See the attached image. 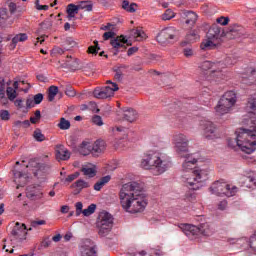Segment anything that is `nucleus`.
<instances>
[{
    "mask_svg": "<svg viewBox=\"0 0 256 256\" xmlns=\"http://www.w3.org/2000/svg\"><path fill=\"white\" fill-rule=\"evenodd\" d=\"M120 205L127 213H142L147 207V196L139 182H128L119 192Z\"/></svg>",
    "mask_w": 256,
    "mask_h": 256,
    "instance_id": "f257e3e1",
    "label": "nucleus"
},
{
    "mask_svg": "<svg viewBox=\"0 0 256 256\" xmlns=\"http://www.w3.org/2000/svg\"><path fill=\"white\" fill-rule=\"evenodd\" d=\"M244 125L249 128H240L236 131V138L228 140V145L232 149L238 147L243 153L251 155L256 151V113L249 112L243 120Z\"/></svg>",
    "mask_w": 256,
    "mask_h": 256,
    "instance_id": "f03ea898",
    "label": "nucleus"
},
{
    "mask_svg": "<svg viewBox=\"0 0 256 256\" xmlns=\"http://www.w3.org/2000/svg\"><path fill=\"white\" fill-rule=\"evenodd\" d=\"M185 160L182 164L184 174L182 175V181L186 187L197 191L203 187V183L209 179V169L207 168H196L197 158L193 157V154L181 155ZM194 169V170H193Z\"/></svg>",
    "mask_w": 256,
    "mask_h": 256,
    "instance_id": "7ed1b4c3",
    "label": "nucleus"
},
{
    "mask_svg": "<svg viewBox=\"0 0 256 256\" xmlns=\"http://www.w3.org/2000/svg\"><path fill=\"white\" fill-rule=\"evenodd\" d=\"M172 166L171 158L167 156V154L153 151L144 154L140 163L142 169L152 171L154 175H163V173L169 171Z\"/></svg>",
    "mask_w": 256,
    "mask_h": 256,
    "instance_id": "20e7f679",
    "label": "nucleus"
},
{
    "mask_svg": "<svg viewBox=\"0 0 256 256\" xmlns=\"http://www.w3.org/2000/svg\"><path fill=\"white\" fill-rule=\"evenodd\" d=\"M23 163H25V161H22V163L17 161L12 171L15 183H17V179H20L18 183H22L20 185L18 184L16 187L17 189H19V187H23V185L27 183V179H29V174H27V172H23V169H27V167L32 168L34 177H37L38 179L39 177H43V175H45V164H41L37 162V160H30L29 165L27 166H25Z\"/></svg>",
    "mask_w": 256,
    "mask_h": 256,
    "instance_id": "39448f33",
    "label": "nucleus"
},
{
    "mask_svg": "<svg viewBox=\"0 0 256 256\" xmlns=\"http://www.w3.org/2000/svg\"><path fill=\"white\" fill-rule=\"evenodd\" d=\"M235 103H237V93L233 90L227 91L223 94L215 107L216 115L221 116L231 113L233 107H235Z\"/></svg>",
    "mask_w": 256,
    "mask_h": 256,
    "instance_id": "423d86ee",
    "label": "nucleus"
},
{
    "mask_svg": "<svg viewBox=\"0 0 256 256\" xmlns=\"http://www.w3.org/2000/svg\"><path fill=\"white\" fill-rule=\"evenodd\" d=\"M223 29L217 25L213 24L207 34V39L201 43L200 47L203 51H209L210 49H215L219 45V41L223 37Z\"/></svg>",
    "mask_w": 256,
    "mask_h": 256,
    "instance_id": "0eeeda50",
    "label": "nucleus"
},
{
    "mask_svg": "<svg viewBox=\"0 0 256 256\" xmlns=\"http://www.w3.org/2000/svg\"><path fill=\"white\" fill-rule=\"evenodd\" d=\"M209 191L212 195H217L218 197H235L239 188L224 181H216L211 185Z\"/></svg>",
    "mask_w": 256,
    "mask_h": 256,
    "instance_id": "6e6552de",
    "label": "nucleus"
},
{
    "mask_svg": "<svg viewBox=\"0 0 256 256\" xmlns=\"http://www.w3.org/2000/svg\"><path fill=\"white\" fill-rule=\"evenodd\" d=\"M180 229L187 237H191L192 235H203V237H211L213 235L214 230L211 228L209 223H203L199 226L191 225V224H181Z\"/></svg>",
    "mask_w": 256,
    "mask_h": 256,
    "instance_id": "1a4fd4ad",
    "label": "nucleus"
},
{
    "mask_svg": "<svg viewBox=\"0 0 256 256\" xmlns=\"http://www.w3.org/2000/svg\"><path fill=\"white\" fill-rule=\"evenodd\" d=\"M97 227L100 237H107L113 229V216L109 212H101L98 216Z\"/></svg>",
    "mask_w": 256,
    "mask_h": 256,
    "instance_id": "9d476101",
    "label": "nucleus"
},
{
    "mask_svg": "<svg viewBox=\"0 0 256 256\" xmlns=\"http://www.w3.org/2000/svg\"><path fill=\"white\" fill-rule=\"evenodd\" d=\"M172 143L176 153H179L180 155L189 151V139H187V136L184 134H175L173 136Z\"/></svg>",
    "mask_w": 256,
    "mask_h": 256,
    "instance_id": "9b49d317",
    "label": "nucleus"
},
{
    "mask_svg": "<svg viewBox=\"0 0 256 256\" xmlns=\"http://www.w3.org/2000/svg\"><path fill=\"white\" fill-rule=\"evenodd\" d=\"M177 37V30L175 27L170 26L162 29L156 39L160 45H167V43H171V41L175 40Z\"/></svg>",
    "mask_w": 256,
    "mask_h": 256,
    "instance_id": "f8f14e48",
    "label": "nucleus"
},
{
    "mask_svg": "<svg viewBox=\"0 0 256 256\" xmlns=\"http://www.w3.org/2000/svg\"><path fill=\"white\" fill-rule=\"evenodd\" d=\"M200 127L203 131V135L205 139L213 140L219 138V134L217 133V126L209 120H202L200 122Z\"/></svg>",
    "mask_w": 256,
    "mask_h": 256,
    "instance_id": "ddd939ff",
    "label": "nucleus"
},
{
    "mask_svg": "<svg viewBox=\"0 0 256 256\" xmlns=\"http://www.w3.org/2000/svg\"><path fill=\"white\" fill-rule=\"evenodd\" d=\"M12 237L18 241H25L27 239V226L16 222L14 228L11 231Z\"/></svg>",
    "mask_w": 256,
    "mask_h": 256,
    "instance_id": "4468645a",
    "label": "nucleus"
},
{
    "mask_svg": "<svg viewBox=\"0 0 256 256\" xmlns=\"http://www.w3.org/2000/svg\"><path fill=\"white\" fill-rule=\"evenodd\" d=\"M26 196L31 201H38L34 203L33 209H39V207L45 205V201H43V192L38 190H27Z\"/></svg>",
    "mask_w": 256,
    "mask_h": 256,
    "instance_id": "2eb2a0df",
    "label": "nucleus"
},
{
    "mask_svg": "<svg viewBox=\"0 0 256 256\" xmlns=\"http://www.w3.org/2000/svg\"><path fill=\"white\" fill-rule=\"evenodd\" d=\"M110 45H112V47L117 51H119V49H122L121 51H125L127 49L125 45L131 46V43H129V40H127L124 35H121L114 39H111Z\"/></svg>",
    "mask_w": 256,
    "mask_h": 256,
    "instance_id": "dca6fc26",
    "label": "nucleus"
},
{
    "mask_svg": "<svg viewBox=\"0 0 256 256\" xmlns=\"http://www.w3.org/2000/svg\"><path fill=\"white\" fill-rule=\"evenodd\" d=\"M225 66L220 65L218 67H216L215 69H213L210 73V78L212 79V81H215V83H221V81H225V73H223V70Z\"/></svg>",
    "mask_w": 256,
    "mask_h": 256,
    "instance_id": "f3484780",
    "label": "nucleus"
},
{
    "mask_svg": "<svg viewBox=\"0 0 256 256\" xmlns=\"http://www.w3.org/2000/svg\"><path fill=\"white\" fill-rule=\"evenodd\" d=\"M89 187H91V184L83 179H79L71 185V188L74 189V195H79L83 189H89Z\"/></svg>",
    "mask_w": 256,
    "mask_h": 256,
    "instance_id": "a211bd4d",
    "label": "nucleus"
},
{
    "mask_svg": "<svg viewBox=\"0 0 256 256\" xmlns=\"http://www.w3.org/2000/svg\"><path fill=\"white\" fill-rule=\"evenodd\" d=\"M71 153H69V150L65 148L63 145H57L56 146V159L58 161H67V159H70Z\"/></svg>",
    "mask_w": 256,
    "mask_h": 256,
    "instance_id": "6ab92c4d",
    "label": "nucleus"
},
{
    "mask_svg": "<svg viewBox=\"0 0 256 256\" xmlns=\"http://www.w3.org/2000/svg\"><path fill=\"white\" fill-rule=\"evenodd\" d=\"M91 241L86 240L85 244L81 247L82 256H97V247L89 246Z\"/></svg>",
    "mask_w": 256,
    "mask_h": 256,
    "instance_id": "aec40b11",
    "label": "nucleus"
},
{
    "mask_svg": "<svg viewBox=\"0 0 256 256\" xmlns=\"http://www.w3.org/2000/svg\"><path fill=\"white\" fill-rule=\"evenodd\" d=\"M181 17L183 19H186V24L187 25H194L195 23H197V13L193 12V11H189V10H183L181 12Z\"/></svg>",
    "mask_w": 256,
    "mask_h": 256,
    "instance_id": "412c9836",
    "label": "nucleus"
},
{
    "mask_svg": "<svg viewBox=\"0 0 256 256\" xmlns=\"http://www.w3.org/2000/svg\"><path fill=\"white\" fill-rule=\"evenodd\" d=\"M80 155L84 157L87 155H93V147L91 142H82L78 149Z\"/></svg>",
    "mask_w": 256,
    "mask_h": 256,
    "instance_id": "4be33fe9",
    "label": "nucleus"
},
{
    "mask_svg": "<svg viewBox=\"0 0 256 256\" xmlns=\"http://www.w3.org/2000/svg\"><path fill=\"white\" fill-rule=\"evenodd\" d=\"M105 150V141L97 140L94 144L92 143V155L97 157L100 153H103Z\"/></svg>",
    "mask_w": 256,
    "mask_h": 256,
    "instance_id": "5701e85b",
    "label": "nucleus"
},
{
    "mask_svg": "<svg viewBox=\"0 0 256 256\" xmlns=\"http://www.w3.org/2000/svg\"><path fill=\"white\" fill-rule=\"evenodd\" d=\"M123 117L125 121H128L129 123H133V121L137 120V111L133 108H127L124 110Z\"/></svg>",
    "mask_w": 256,
    "mask_h": 256,
    "instance_id": "b1692460",
    "label": "nucleus"
},
{
    "mask_svg": "<svg viewBox=\"0 0 256 256\" xmlns=\"http://www.w3.org/2000/svg\"><path fill=\"white\" fill-rule=\"evenodd\" d=\"M221 65H223L222 62H211V61H204L200 64V69L202 71H209V69H211V71H213L216 67H221Z\"/></svg>",
    "mask_w": 256,
    "mask_h": 256,
    "instance_id": "393cba45",
    "label": "nucleus"
},
{
    "mask_svg": "<svg viewBox=\"0 0 256 256\" xmlns=\"http://www.w3.org/2000/svg\"><path fill=\"white\" fill-rule=\"evenodd\" d=\"M68 21H71L73 18H75V15L79 13V7L73 3L68 4L66 8Z\"/></svg>",
    "mask_w": 256,
    "mask_h": 256,
    "instance_id": "a878e982",
    "label": "nucleus"
},
{
    "mask_svg": "<svg viewBox=\"0 0 256 256\" xmlns=\"http://www.w3.org/2000/svg\"><path fill=\"white\" fill-rule=\"evenodd\" d=\"M195 41H199V32L197 30H191L186 35L185 41L183 43H195Z\"/></svg>",
    "mask_w": 256,
    "mask_h": 256,
    "instance_id": "bb28decb",
    "label": "nucleus"
},
{
    "mask_svg": "<svg viewBox=\"0 0 256 256\" xmlns=\"http://www.w3.org/2000/svg\"><path fill=\"white\" fill-rule=\"evenodd\" d=\"M111 181V176L107 175L102 177L98 182L94 185V190L99 191L100 189H103V186L107 185Z\"/></svg>",
    "mask_w": 256,
    "mask_h": 256,
    "instance_id": "cd10ccee",
    "label": "nucleus"
},
{
    "mask_svg": "<svg viewBox=\"0 0 256 256\" xmlns=\"http://www.w3.org/2000/svg\"><path fill=\"white\" fill-rule=\"evenodd\" d=\"M102 91L104 92L106 99H108V97H113L115 91H119V86L117 84H113V88H111V86H106L105 88H102Z\"/></svg>",
    "mask_w": 256,
    "mask_h": 256,
    "instance_id": "c85d7f7f",
    "label": "nucleus"
},
{
    "mask_svg": "<svg viewBox=\"0 0 256 256\" xmlns=\"http://www.w3.org/2000/svg\"><path fill=\"white\" fill-rule=\"evenodd\" d=\"M122 9H124V11H127L128 13H135V11H137V4H130L129 0H124L122 2Z\"/></svg>",
    "mask_w": 256,
    "mask_h": 256,
    "instance_id": "c756f323",
    "label": "nucleus"
},
{
    "mask_svg": "<svg viewBox=\"0 0 256 256\" xmlns=\"http://www.w3.org/2000/svg\"><path fill=\"white\" fill-rule=\"evenodd\" d=\"M57 93H59V87L52 85L48 88V101L50 103H52V101H55V97H57Z\"/></svg>",
    "mask_w": 256,
    "mask_h": 256,
    "instance_id": "7c9ffc66",
    "label": "nucleus"
},
{
    "mask_svg": "<svg viewBox=\"0 0 256 256\" xmlns=\"http://www.w3.org/2000/svg\"><path fill=\"white\" fill-rule=\"evenodd\" d=\"M28 36L26 33H20L17 34L13 39H12V45H14V47L17 45V43H23L25 41H27Z\"/></svg>",
    "mask_w": 256,
    "mask_h": 256,
    "instance_id": "2f4dec72",
    "label": "nucleus"
},
{
    "mask_svg": "<svg viewBox=\"0 0 256 256\" xmlns=\"http://www.w3.org/2000/svg\"><path fill=\"white\" fill-rule=\"evenodd\" d=\"M66 64L71 69H79V60L77 58H71V56H67Z\"/></svg>",
    "mask_w": 256,
    "mask_h": 256,
    "instance_id": "473e14b6",
    "label": "nucleus"
},
{
    "mask_svg": "<svg viewBox=\"0 0 256 256\" xmlns=\"http://www.w3.org/2000/svg\"><path fill=\"white\" fill-rule=\"evenodd\" d=\"M241 183H243L245 187H253V185H256L255 178L250 176H243L241 178Z\"/></svg>",
    "mask_w": 256,
    "mask_h": 256,
    "instance_id": "72a5a7b5",
    "label": "nucleus"
},
{
    "mask_svg": "<svg viewBox=\"0 0 256 256\" xmlns=\"http://www.w3.org/2000/svg\"><path fill=\"white\" fill-rule=\"evenodd\" d=\"M78 10L81 11L84 9V11H93V4L87 2V1H82L79 4H77Z\"/></svg>",
    "mask_w": 256,
    "mask_h": 256,
    "instance_id": "f704fd0d",
    "label": "nucleus"
},
{
    "mask_svg": "<svg viewBox=\"0 0 256 256\" xmlns=\"http://www.w3.org/2000/svg\"><path fill=\"white\" fill-rule=\"evenodd\" d=\"M81 171L88 177H95L97 175V171L93 167H83Z\"/></svg>",
    "mask_w": 256,
    "mask_h": 256,
    "instance_id": "c9c22d12",
    "label": "nucleus"
},
{
    "mask_svg": "<svg viewBox=\"0 0 256 256\" xmlns=\"http://www.w3.org/2000/svg\"><path fill=\"white\" fill-rule=\"evenodd\" d=\"M9 19V12L7 8L0 9V25H5V21Z\"/></svg>",
    "mask_w": 256,
    "mask_h": 256,
    "instance_id": "e433bc0d",
    "label": "nucleus"
},
{
    "mask_svg": "<svg viewBox=\"0 0 256 256\" xmlns=\"http://www.w3.org/2000/svg\"><path fill=\"white\" fill-rule=\"evenodd\" d=\"M6 95L9 101H15V99L17 98V90H14L13 87H8L6 89Z\"/></svg>",
    "mask_w": 256,
    "mask_h": 256,
    "instance_id": "4c0bfd02",
    "label": "nucleus"
},
{
    "mask_svg": "<svg viewBox=\"0 0 256 256\" xmlns=\"http://www.w3.org/2000/svg\"><path fill=\"white\" fill-rule=\"evenodd\" d=\"M133 37H134V39H136V41H143V39H145V37H146V34L143 30L136 29L133 32Z\"/></svg>",
    "mask_w": 256,
    "mask_h": 256,
    "instance_id": "58836bf2",
    "label": "nucleus"
},
{
    "mask_svg": "<svg viewBox=\"0 0 256 256\" xmlns=\"http://www.w3.org/2000/svg\"><path fill=\"white\" fill-rule=\"evenodd\" d=\"M95 209H97V205L95 204H90L87 209H84L82 211V214L84 215V217H89L90 215H93V213H95Z\"/></svg>",
    "mask_w": 256,
    "mask_h": 256,
    "instance_id": "ea45409f",
    "label": "nucleus"
},
{
    "mask_svg": "<svg viewBox=\"0 0 256 256\" xmlns=\"http://www.w3.org/2000/svg\"><path fill=\"white\" fill-rule=\"evenodd\" d=\"M99 42L97 40L94 41V46H89L87 53H90L91 55H97L99 53Z\"/></svg>",
    "mask_w": 256,
    "mask_h": 256,
    "instance_id": "a19ab883",
    "label": "nucleus"
},
{
    "mask_svg": "<svg viewBox=\"0 0 256 256\" xmlns=\"http://www.w3.org/2000/svg\"><path fill=\"white\" fill-rule=\"evenodd\" d=\"M59 129H62V131H66L71 127V122L66 120L65 118L60 119V123L58 124Z\"/></svg>",
    "mask_w": 256,
    "mask_h": 256,
    "instance_id": "79ce46f5",
    "label": "nucleus"
},
{
    "mask_svg": "<svg viewBox=\"0 0 256 256\" xmlns=\"http://www.w3.org/2000/svg\"><path fill=\"white\" fill-rule=\"evenodd\" d=\"M33 137L38 142L45 141V135L41 132V129H36L34 131Z\"/></svg>",
    "mask_w": 256,
    "mask_h": 256,
    "instance_id": "37998d69",
    "label": "nucleus"
},
{
    "mask_svg": "<svg viewBox=\"0 0 256 256\" xmlns=\"http://www.w3.org/2000/svg\"><path fill=\"white\" fill-rule=\"evenodd\" d=\"M173 17H175V13L171 9H167L162 15L163 21H170Z\"/></svg>",
    "mask_w": 256,
    "mask_h": 256,
    "instance_id": "c03bdc74",
    "label": "nucleus"
},
{
    "mask_svg": "<svg viewBox=\"0 0 256 256\" xmlns=\"http://www.w3.org/2000/svg\"><path fill=\"white\" fill-rule=\"evenodd\" d=\"M93 95L96 99H107L103 92V89H95Z\"/></svg>",
    "mask_w": 256,
    "mask_h": 256,
    "instance_id": "a18cd8bd",
    "label": "nucleus"
},
{
    "mask_svg": "<svg viewBox=\"0 0 256 256\" xmlns=\"http://www.w3.org/2000/svg\"><path fill=\"white\" fill-rule=\"evenodd\" d=\"M247 109H256V97H250L247 103Z\"/></svg>",
    "mask_w": 256,
    "mask_h": 256,
    "instance_id": "49530a36",
    "label": "nucleus"
},
{
    "mask_svg": "<svg viewBox=\"0 0 256 256\" xmlns=\"http://www.w3.org/2000/svg\"><path fill=\"white\" fill-rule=\"evenodd\" d=\"M0 119H2V121H9V119H11V114H9L7 110H1Z\"/></svg>",
    "mask_w": 256,
    "mask_h": 256,
    "instance_id": "de8ad7c7",
    "label": "nucleus"
},
{
    "mask_svg": "<svg viewBox=\"0 0 256 256\" xmlns=\"http://www.w3.org/2000/svg\"><path fill=\"white\" fill-rule=\"evenodd\" d=\"M92 122L94 123V125H98V127H101V125H103V118H101V116L99 115H94L92 117Z\"/></svg>",
    "mask_w": 256,
    "mask_h": 256,
    "instance_id": "09e8293b",
    "label": "nucleus"
},
{
    "mask_svg": "<svg viewBox=\"0 0 256 256\" xmlns=\"http://www.w3.org/2000/svg\"><path fill=\"white\" fill-rule=\"evenodd\" d=\"M39 119H41V111L40 110H36L35 111V116L30 118V122L35 125Z\"/></svg>",
    "mask_w": 256,
    "mask_h": 256,
    "instance_id": "8fccbe9b",
    "label": "nucleus"
},
{
    "mask_svg": "<svg viewBox=\"0 0 256 256\" xmlns=\"http://www.w3.org/2000/svg\"><path fill=\"white\" fill-rule=\"evenodd\" d=\"M115 37V32L113 30H108L103 34L104 41H109V39H113Z\"/></svg>",
    "mask_w": 256,
    "mask_h": 256,
    "instance_id": "3c124183",
    "label": "nucleus"
},
{
    "mask_svg": "<svg viewBox=\"0 0 256 256\" xmlns=\"http://www.w3.org/2000/svg\"><path fill=\"white\" fill-rule=\"evenodd\" d=\"M114 78L116 79V81H121V79H123V70H122V68H116L115 69Z\"/></svg>",
    "mask_w": 256,
    "mask_h": 256,
    "instance_id": "603ef678",
    "label": "nucleus"
},
{
    "mask_svg": "<svg viewBox=\"0 0 256 256\" xmlns=\"http://www.w3.org/2000/svg\"><path fill=\"white\" fill-rule=\"evenodd\" d=\"M35 8L38 11H48L49 10V5H41L39 4V0L35 1Z\"/></svg>",
    "mask_w": 256,
    "mask_h": 256,
    "instance_id": "864d4df0",
    "label": "nucleus"
},
{
    "mask_svg": "<svg viewBox=\"0 0 256 256\" xmlns=\"http://www.w3.org/2000/svg\"><path fill=\"white\" fill-rule=\"evenodd\" d=\"M250 248L252 251H255L256 253V232L254 235L250 237Z\"/></svg>",
    "mask_w": 256,
    "mask_h": 256,
    "instance_id": "5fc2aeb1",
    "label": "nucleus"
},
{
    "mask_svg": "<svg viewBox=\"0 0 256 256\" xmlns=\"http://www.w3.org/2000/svg\"><path fill=\"white\" fill-rule=\"evenodd\" d=\"M216 23H219V25H228L229 24V17H219L216 19Z\"/></svg>",
    "mask_w": 256,
    "mask_h": 256,
    "instance_id": "6e6d98bb",
    "label": "nucleus"
},
{
    "mask_svg": "<svg viewBox=\"0 0 256 256\" xmlns=\"http://www.w3.org/2000/svg\"><path fill=\"white\" fill-rule=\"evenodd\" d=\"M79 172H75V173H73V174H70L66 179H65V181L67 182V183H71V182H73V181H75V179H77V177H79Z\"/></svg>",
    "mask_w": 256,
    "mask_h": 256,
    "instance_id": "4d7b16f0",
    "label": "nucleus"
},
{
    "mask_svg": "<svg viewBox=\"0 0 256 256\" xmlns=\"http://www.w3.org/2000/svg\"><path fill=\"white\" fill-rule=\"evenodd\" d=\"M39 225H47V221L45 220H33L31 222V227H39Z\"/></svg>",
    "mask_w": 256,
    "mask_h": 256,
    "instance_id": "13d9d810",
    "label": "nucleus"
},
{
    "mask_svg": "<svg viewBox=\"0 0 256 256\" xmlns=\"http://www.w3.org/2000/svg\"><path fill=\"white\" fill-rule=\"evenodd\" d=\"M75 207H76V217H79V215L83 213V203L77 202Z\"/></svg>",
    "mask_w": 256,
    "mask_h": 256,
    "instance_id": "bf43d9fd",
    "label": "nucleus"
},
{
    "mask_svg": "<svg viewBox=\"0 0 256 256\" xmlns=\"http://www.w3.org/2000/svg\"><path fill=\"white\" fill-rule=\"evenodd\" d=\"M43 101V94L38 93L34 96V103L35 105H41V102Z\"/></svg>",
    "mask_w": 256,
    "mask_h": 256,
    "instance_id": "052dcab7",
    "label": "nucleus"
},
{
    "mask_svg": "<svg viewBox=\"0 0 256 256\" xmlns=\"http://www.w3.org/2000/svg\"><path fill=\"white\" fill-rule=\"evenodd\" d=\"M218 209L220 211H225L227 209V200H222L218 203Z\"/></svg>",
    "mask_w": 256,
    "mask_h": 256,
    "instance_id": "680f3d73",
    "label": "nucleus"
},
{
    "mask_svg": "<svg viewBox=\"0 0 256 256\" xmlns=\"http://www.w3.org/2000/svg\"><path fill=\"white\" fill-rule=\"evenodd\" d=\"M65 93L68 97H75V89L73 87H67Z\"/></svg>",
    "mask_w": 256,
    "mask_h": 256,
    "instance_id": "e2e57ef3",
    "label": "nucleus"
},
{
    "mask_svg": "<svg viewBox=\"0 0 256 256\" xmlns=\"http://www.w3.org/2000/svg\"><path fill=\"white\" fill-rule=\"evenodd\" d=\"M53 53L55 55H63V53H65V50H63L61 47L57 46L53 48Z\"/></svg>",
    "mask_w": 256,
    "mask_h": 256,
    "instance_id": "0e129e2a",
    "label": "nucleus"
},
{
    "mask_svg": "<svg viewBox=\"0 0 256 256\" xmlns=\"http://www.w3.org/2000/svg\"><path fill=\"white\" fill-rule=\"evenodd\" d=\"M137 51H139V48H137V47L129 48L127 51L128 57H131V55H135V53H137Z\"/></svg>",
    "mask_w": 256,
    "mask_h": 256,
    "instance_id": "69168bd1",
    "label": "nucleus"
},
{
    "mask_svg": "<svg viewBox=\"0 0 256 256\" xmlns=\"http://www.w3.org/2000/svg\"><path fill=\"white\" fill-rule=\"evenodd\" d=\"M16 125H20L21 127H30L31 122H29V120H25V121H17Z\"/></svg>",
    "mask_w": 256,
    "mask_h": 256,
    "instance_id": "338daca9",
    "label": "nucleus"
},
{
    "mask_svg": "<svg viewBox=\"0 0 256 256\" xmlns=\"http://www.w3.org/2000/svg\"><path fill=\"white\" fill-rule=\"evenodd\" d=\"M187 201H195V193L188 192L186 193Z\"/></svg>",
    "mask_w": 256,
    "mask_h": 256,
    "instance_id": "774afa93",
    "label": "nucleus"
}]
</instances>
